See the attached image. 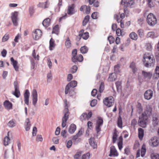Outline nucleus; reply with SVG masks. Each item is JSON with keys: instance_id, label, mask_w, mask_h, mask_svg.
Returning a JSON list of instances; mask_svg holds the SVG:
<instances>
[{"instance_id": "f257e3e1", "label": "nucleus", "mask_w": 159, "mask_h": 159, "mask_svg": "<svg viewBox=\"0 0 159 159\" xmlns=\"http://www.w3.org/2000/svg\"><path fill=\"white\" fill-rule=\"evenodd\" d=\"M143 61L144 66L147 67L151 66L155 62L153 55L149 53H145L143 55Z\"/></svg>"}, {"instance_id": "f03ea898", "label": "nucleus", "mask_w": 159, "mask_h": 159, "mask_svg": "<svg viewBox=\"0 0 159 159\" xmlns=\"http://www.w3.org/2000/svg\"><path fill=\"white\" fill-rule=\"evenodd\" d=\"M64 102L65 104V109L64 111L65 113L62 118V127L63 128L65 127L66 125V121L69 118V113L68 112V107L69 105V102L67 103L66 99H64Z\"/></svg>"}, {"instance_id": "7ed1b4c3", "label": "nucleus", "mask_w": 159, "mask_h": 159, "mask_svg": "<svg viewBox=\"0 0 159 159\" xmlns=\"http://www.w3.org/2000/svg\"><path fill=\"white\" fill-rule=\"evenodd\" d=\"M148 117L147 115L142 114L139 116L138 120L139 125L143 128L146 127Z\"/></svg>"}, {"instance_id": "20e7f679", "label": "nucleus", "mask_w": 159, "mask_h": 159, "mask_svg": "<svg viewBox=\"0 0 159 159\" xmlns=\"http://www.w3.org/2000/svg\"><path fill=\"white\" fill-rule=\"evenodd\" d=\"M147 21L148 24L151 26L155 25L157 22L156 16L152 13L148 14L147 16Z\"/></svg>"}, {"instance_id": "39448f33", "label": "nucleus", "mask_w": 159, "mask_h": 159, "mask_svg": "<svg viewBox=\"0 0 159 159\" xmlns=\"http://www.w3.org/2000/svg\"><path fill=\"white\" fill-rule=\"evenodd\" d=\"M103 102L105 106L108 107H110L112 106L114 103V98L112 96L106 97L104 99Z\"/></svg>"}, {"instance_id": "423d86ee", "label": "nucleus", "mask_w": 159, "mask_h": 159, "mask_svg": "<svg viewBox=\"0 0 159 159\" xmlns=\"http://www.w3.org/2000/svg\"><path fill=\"white\" fill-rule=\"evenodd\" d=\"M14 86L15 88V91L12 92V93L17 98H19L20 93L19 90V85L17 81H15L14 82Z\"/></svg>"}, {"instance_id": "0eeeda50", "label": "nucleus", "mask_w": 159, "mask_h": 159, "mask_svg": "<svg viewBox=\"0 0 159 159\" xmlns=\"http://www.w3.org/2000/svg\"><path fill=\"white\" fill-rule=\"evenodd\" d=\"M42 34V31L40 30L36 29L33 32V38L35 40H38L41 37Z\"/></svg>"}, {"instance_id": "6e6552de", "label": "nucleus", "mask_w": 159, "mask_h": 159, "mask_svg": "<svg viewBox=\"0 0 159 159\" xmlns=\"http://www.w3.org/2000/svg\"><path fill=\"white\" fill-rule=\"evenodd\" d=\"M149 143L152 147L157 146L159 144L158 138L156 137L152 138L149 140Z\"/></svg>"}, {"instance_id": "1a4fd4ad", "label": "nucleus", "mask_w": 159, "mask_h": 159, "mask_svg": "<svg viewBox=\"0 0 159 159\" xmlns=\"http://www.w3.org/2000/svg\"><path fill=\"white\" fill-rule=\"evenodd\" d=\"M18 12L17 11H15L11 13V19L14 25H18Z\"/></svg>"}, {"instance_id": "9d476101", "label": "nucleus", "mask_w": 159, "mask_h": 159, "mask_svg": "<svg viewBox=\"0 0 159 159\" xmlns=\"http://www.w3.org/2000/svg\"><path fill=\"white\" fill-rule=\"evenodd\" d=\"M153 95V91L151 89H148L145 92L144 94V96L145 99L150 100L152 98Z\"/></svg>"}, {"instance_id": "9b49d317", "label": "nucleus", "mask_w": 159, "mask_h": 159, "mask_svg": "<svg viewBox=\"0 0 159 159\" xmlns=\"http://www.w3.org/2000/svg\"><path fill=\"white\" fill-rule=\"evenodd\" d=\"M12 137L11 133L10 132H8L7 136H6L4 139L3 144L5 146H7L10 143V138Z\"/></svg>"}, {"instance_id": "f8f14e48", "label": "nucleus", "mask_w": 159, "mask_h": 159, "mask_svg": "<svg viewBox=\"0 0 159 159\" xmlns=\"http://www.w3.org/2000/svg\"><path fill=\"white\" fill-rule=\"evenodd\" d=\"M152 109L150 105H147L144 112L142 114L144 115H147L148 117L152 115Z\"/></svg>"}, {"instance_id": "ddd939ff", "label": "nucleus", "mask_w": 159, "mask_h": 159, "mask_svg": "<svg viewBox=\"0 0 159 159\" xmlns=\"http://www.w3.org/2000/svg\"><path fill=\"white\" fill-rule=\"evenodd\" d=\"M33 104L35 105L38 101V94L36 89H33L32 93Z\"/></svg>"}, {"instance_id": "4468645a", "label": "nucleus", "mask_w": 159, "mask_h": 159, "mask_svg": "<svg viewBox=\"0 0 159 159\" xmlns=\"http://www.w3.org/2000/svg\"><path fill=\"white\" fill-rule=\"evenodd\" d=\"M79 36L83 39L85 40L87 39L89 37V33L88 32H84V30H81L79 33Z\"/></svg>"}, {"instance_id": "2eb2a0df", "label": "nucleus", "mask_w": 159, "mask_h": 159, "mask_svg": "<svg viewBox=\"0 0 159 159\" xmlns=\"http://www.w3.org/2000/svg\"><path fill=\"white\" fill-rule=\"evenodd\" d=\"M30 93L28 89H26L24 94V101L25 104L27 105L29 104V100Z\"/></svg>"}, {"instance_id": "dca6fc26", "label": "nucleus", "mask_w": 159, "mask_h": 159, "mask_svg": "<svg viewBox=\"0 0 159 159\" xmlns=\"http://www.w3.org/2000/svg\"><path fill=\"white\" fill-rule=\"evenodd\" d=\"M11 63L13 65L14 68L16 71H19V66H18V62L16 60H15L13 57H11L10 58Z\"/></svg>"}, {"instance_id": "f3484780", "label": "nucleus", "mask_w": 159, "mask_h": 159, "mask_svg": "<svg viewBox=\"0 0 159 159\" xmlns=\"http://www.w3.org/2000/svg\"><path fill=\"white\" fill-rule=\"evenodd\" d=\"M118 155V153L114 146H112L110 148V154L109 156H117Z\"/></svg>"}, {"instance_id": "a211bd4d", "label": "nucleus", "mask_w": 159, "mask_h": 159, "mask_svg": "<svg viewBox=\"0 0 159 159\" xmlns=\"http://www.w3.org/2000/svg\"><path fill=\"white\" fill-rule=\"evenodd\" d=\"M75 5L72 4L69 5L68 7L67 13L70 15H71L75 13V11L74 10Z\"/></svg>"}, {"instance_id": "6ab92c4d", "label": "nucleus", "mask_w": 159, "mask_h": 159, "mask_svg": "<svg viewBox=\"0 0 159 159\" xmlns=\"http://www.w3.org/2000/svg\"><path fill=\"white\" fill-rule=\"evenodd\" d=\"M3 104L5 108L8 110L12 109V104L8 100H5Z\"/></svg>"}, {"instance_id": "aec40b11", "label": "nucleus", "mask_w": 159, "mask_h": 159, "mask_svg": "<svg viewBox=\"0 0 159 159\" xmlns=\"http://www.w3.org/2000/svg\"><path fill=\"white\" fill-rule=\"evenodd\" d=\"M80 10L81 11H85L87 14H89L90 13V7L89 6H87L85 5L82 6L80 8Z\"/></svg>"}, {"instance_id": "412c9836", "label": "nucleus", "mask_w": 159, "mask_h": 159, "mask_svg": "<svg viewBox=\"0 0 159 159\" xmlns=\"http://www.w3.org/2000/svg\"><path fill=\"white\" fill-rule=\"evenodd\" d=\"M138 137L140 140H143L144 135V130L141 128H139L138 129Z\"/></svg>"}, {"instance_id": "4be33fe9", "label": "nucleus", "mask_w": 159, "mask_h": 159, "mask_svg": "<svg viewBox=\"0 0 159 159\" xmlns=\"http://www.w3.org/2000/svg\"><path fill=\"white\" fill-rule=\"evenodd\" d=\"M114 18L116 20L118 23H120V27L121 28H123L124 27V22L122 20H121L119 18V15H115L114 16Z\"/></svg>"}, {"instance_id": "5701e85b", "label": "nucleus", "mask_w": 159, "mask_h": 159, "mask_svg": "<svg viewBox=\"0 0 159 159\" xmlns=\"http://www.w3.org/2000/svg\"><path fill=\"white\" fill-rule=\"evenodd\" d=\"M89 143L90 145L93 148H96L97 147V145L95 141V139L93 137L91 138L89 140Z\"/></svg>"}, {"instance_id": "b1692460", "label": "nucleus", "mask_w": 159, "mask_h": 159, "mask_svg": "<svg viewBox=\"0 0 159 159\" xmlns=\"http://www.w3.org/2000/svg\"><path fill=\"white\" fill-rule=\"evenodd\" d=\"M76 125L73 124H72L69 127L68 132L70 134H73L76 130Z\"/></svg>"}, {"instance_id": "393cba45", "label": "nucleus", "mask_w": 159, "mask_h": 159, "mask_svg": "<svg viewBox=\"0 0 159 159\" xmlns=\"http://www.w3.org/2000/svg\"><path fill=\"white\" fill-rule=\"evenodd\" d=\"M42 24L45 28L48 27L50 24V19L48 18L45 19L43 21Z\"/></svg>"}, {"instance_id": "a878e982", "label": "nucleus", "mask_w": 159, "mask_h": 159, "mask_svg": "<svg viewBox=\"0 0 159 159\" xmlns=\"http://www.w3.org/2000/svg\"><path fill=\"white\" fill-rule=\"evenodd\" d=\"M142 75L144 78L147 79H150L152 76V74L149 72H147L145 71H142Z\"/></svg>"}, {"instance_id": "bb28decb", "label": "nucleus", "mask_w": 159, "mask_h": 159, "mask_svg": "<svg viewBox=\"0 0 159 159\" xmlns=\"http://www.w3.org/2000/svg\"><path fill=\"white\" fill-rule=\"evenodd\" d=\"M129 67L132 69V72L134 73H135L136 72L137 69L135 62H132L130 65Z\"/></svg>"}, {"instance_id": "cd10ccee", "label": "nucleus", "mask_w": 159, "mask_h": 159, "mask_svg": "<svg viewBox=\"0 0 159 159\" xmlns=\"http://www.w3.org/2000/svg\"><path fill=\"white\" fill-rule=\"evenodd\" d=\"M129 37L132 40H136L138 38L137 34L134 32H132L129 34Z\"/></svg>"}, {"instance_id": "c85d7f7f", "label": "nucleus", "mask_w": 159, "mask_h": 159, "mask_svg": "<svg viewBox=\"0 0 159 159\" xmlns=\"http://www.w3.org/2000/svg\"><path fill=\"white\" fill-rule=\"evenodd\" d=\"M118 145L119 149L121 150L122 148L123 145V138L122 136H120L118 138Z\"/></svg>"}, {"instance_id": "c756f323", "label": "nucleus", "mask_w": 159, "mask_h": 159, "mask_svg": "<svg viewBox=\"0 0 159 159\" xmlns=\"http://www.w3.org/2000/svg\"><path fill=\"white\" fill-rule=\"evenodd\" d=\"M116 78V75L115 73H112L110 74L108 79L110 81H114Z\"/></svg>"}, {"instance_id": "7c9ffc66", "label": "nucleus", "mask_w": 159, "mask_h": 159, "mask_svg": "<svg viewBox=\"0 0 159 159\" xmlns=\"http://www.w3.org/2000/svg\"><path fill=\"white\" fill-rule=\"evenodd\" d=\"M77 54V50L76 49H74L72 52V60L74 62H75L76 61V57Z\"/></svg>"}, {"instance_id": "2f4dec72", "label": "nucleus", "mask_w": 159, "mask_h": 159, "mask_svg": "<svg viewBox=\"0 0 159 159\" xmlns=\"http://www.w3.org/2000/svg\"><path fill=\"white\" fill-rule=\"evenodd\" d=\"M55 44L54 41L52 38L50 39L49 42V49L50 50H53V48L55 47Z\"/></svg>"}, {"instance_id": "473e14b6", "label": "nucleus", "mask_w": 159, "mask_h": 159, "mask_svg": "<svg viewBox=\"0 0 159 159\" xmlns=\"http://www.w3.org/2000/svg\"><path fill=\"white\" fill-rule=\"evenodd\" d=\"M48 2V0H47L45 3L40 2L38 5V6L39 7L43 8H48V7L47 6Z\"/></svg>"}, {"instance_id": "72a5a7b5", "label": "nucleus", "mask_w": 159, "mask_h": 159, "mask_svg": "<svg viewBox=\"0 0 159 159\" xmlns=\"http://www.w3.org/2000/svg\"><path fill=\"white\" fill-rule=\"evenodd\" d=\"M59 33V25H56L53 28L52 33L58 34Z\"/></svg>"}, {"instance_id": "f704fd0d", "label": "nucleus", "mask_w": 159, "mask_h": 159, "mask_svg": "<svg viewBox=\"0 0 159 159\" xmlns=\"http://www.w3.org/2000/svg\"><path fill=\"white\" fill-rule=\"evenodd\" d=\"M26 124L25 125V130L26 131H29L30 128L31 124H30V121L29 118H27L26 120Z\"/></svg>"}, {"instance_id": "c9c22d12", "label": "nucleus", "mask_w": 159, "mask_h": 159, "mask_svg": "<svg viewBox=\"0 0 159 159\" xmlns=\"http://www.w3.org/2000/svg\"><path fill=\"white\" fill-rule=\"evenodd\" d=\"M103 120L101 117H98V120H97L96 125L102 126L103 124Z\"/></svg>"}, {"instance_id": "e433bc0d", "label": "nucleus", "mask_w": 159, "mask_h": 159, "mask_svg": "<svg viewBox=\"0 0 159 159\" xmlns=\"http://www.w3.org/2000/svg\"><path fill=\"white\" fill-rule=\"evenodd\" d=\"M117 125L119 127L122 128V121L121 117L119 116L117 120Z\"/></svg>"}, {"instance_id": "4c0bfd02", "label": "nucleus", "mask_w": 159, "mask_h": 159, "mask_svg": "<svg viewBox=\"0 0 159 159\" xmlns=\"http://www.w3.org/2000/svg\"><path fill=\"white\" fill-rule=\"evenodd\" d=\"M71 88V87L70 86V84H68L67 85L65 89V93L66 94H67L68 93L70 94V93L71 92L70 89Z\"/></svg>"}, {"instance_id": "58836bf2", "label": "nucleus", "mask_w": 159, "mask_h": 159, "mask_svg": "<svg viewBox=\"0 0 159 159\" xmlns=\"http://www.w3.org/2000/svg\"><path fill=\"white\" fill-rule=\"evenodd\" d=\"M89 19V16L87 15L85 16L83 21V25L84 26H85L88 21Z\"/></svg>"}, {"instance_id": "ea45409f", "label": "nucleus", "mask_w": 159, "mask_h": 159, "mask_svg": "<svg viewBox=\"0 0 159 159\" xmlns=\"http://www.w3.org/2000/svg\"><path fill=\"white\" fill-rule=\"evenodd\" d=\"M82 134V130H80L78 133L73 136V139L74 140H76Z\"/></svg>"}, {"instance_id": "a19ab883", "label": "nucleus", "mask_w": 159, "mask_h": 159, "mask_svg": "<svg viewBox=\"0 0 159 159\" xmlns=\"http://www.w3.org/2000/svg\"><path fill=\"white\" fill-rule=\"evenodd\" d=\"M117 136L118 135L117 134V131H115L114 132L112 136V143H115L116 140Z\"/></svg>"}, {"instance_id": "79ce46f5", "label": "nucleus", "mask_w": 159, "mask_h": 159, "mask_svg": "<svg viewBox=\"0 0 159 159\" xmlns=\"http://www.w3.org/2000/svg\"><path fill=\"white\" fill-rule=\"evenodd\" d=\"M65 45L67 48H70L71 46V43L69 38L68 37L65 42Z\"/></svg>"}, {"instance_id": "37998d69", "label": "nucleus", "mask_w": 159, "mask_h": 159, "mask_svg": "<svg viewBox=\"0 0 159 159\" xmlns=\"http://www.w3.org/2000/svg\"><path fill=\"white\" fill-rule=\"evenodd\" d=\"M80 51L82 53H85L88 51V48L86 46H84L81 48Z\"/></svg>"}, {"instance_id": "c03bdc74", "label": "nucleus", "mask_w": 159, "mask_h": 159, "mask_svg": "<svg viewBox=\"0 0 159 159\" xmlns=\"http://www.w3.org/2000/svg\"><path fill=\"white\" fill-rule=\"evenodd\" d=\"M151 159H159V155L155 153H153L151 155Z\"/></svg>"}, {"instance_id": "a18cd8bd", "label": "nucleus", "mask_w": 159, "mask_h": 159, "mask_svg": "<svg viewBox=\"0 0 159 159\" xmlns=\"http://www.w3.org/2000/svg\"><path fill=\"white\" fill-rule=\"evenodd\" d=\"M152 1H149L146 2L148 7L150 8L153 7L155 6V4L152 2Z\"/></svg>"}, {"instance_id": "49530a36", "label": "nucleus", "mask_w": 159, "mask_h": 159, "mask_svg": "<svg viewBox=\"0 0 159 159\" xmlns=\"http://www.w3.org/2000/svg\"><path fill=\"white\" fill-rule=\"evenodd\" d=\"M9 34L8 33H6L3 36L2 39V42H5L9 39Z\"/></svg>"}, {"instance_id": "de8ad7c7", "label": "nucleus", "mask_w": 159, "mask_h": 159, "mask_svg": "<svg viewBox=\"0 0 159 159\" xmlns=\"http://www.w3.org/2000/svg\"><path fill=\"white\" fill-rule=\"evenodd\" d=\"M83 60V56L81 54L77 56L76 57V61L75 62L77 61L79 62H81Z\"/></svg>"}, {"instance_id": "09e8293b", "label": "nucleus", "mask_w": 159, "mask_h": 159, "mask_svg": "<svg viewBox=\"0 0 159 159\" xmlns=\"http://www.w3.org/2000/svg\"><path fill=\"white\" fill-rule=\"evenodd\" d=\"M77 83L76 81L74 80L71 81V82L69 83L68 84H70V85L71 88H73L77 86Z\"/></svg>"}, {"instance_id": "8fccbe9b", "label": "nucleus", "mask_w": 159, "mask_h": 159, "mask_svg": "<svg viewBox=\"0 0 159 159\" xmlns=\"http://www.w3.org/2000/svg\"><path fill=\"white\" fill-rule=\"evenodd\" d=\"M104 89V85L103 82L101 83L99 88V93H101L102 92Z\"/></svg>"}, {"instance_id": "3c124183", "label": "nucleus", "mask_w": 159, "mask_h": 159, "mask_svg": "<svg viewBox=\"0 0 159 159\" xmlns=\"http://www.w3.org/2000/svg\"><path fill=\"white\" fill-rule=\"evenodd\" d=\"M146 152V149L145 148V147L144 146H143L142 147L141 151V157H143L145 155Z\"/></svg>"}, {"instance_id": "603ef678", "label": "nucleus", "mask_w": 159, "mask_h": 159, "mask_svg": "<svg viewBox=\"0 0 159 159\" xmlns=\"http://www.w3.org/2000/svg\"><path fill=\"white\" fill-rule=\"evenodd\" d=\"M134 3V0H130L129 1L126 3L127 7H131L132 5H133Z\"/></svg>"}, {"instance_id": "864d4df0", "label": "nucleus", "mask_w": 159, "mask_h": 159, "mask_svg": "<svg viewBox=\"0 0 159 159\" xmlns=\"http://www.w3.org/2000/svg\"><path fill=\"white\" fill-rule=\"evenodd\" d=\"M108 40L109 42V43L110 44H111L113 43L115 41V39L111 35L109 36L108 37Z\"/></svg>"}, {"instance_id": "5fc2aeb1", "label": "nucleus", "mask_w": 159, "mask_h": 159, "mask_svg": "<svg viewBox=\"0 0 159 159\" xmlns=\"http://www.w3.org/2000/svg\"><path fill=\"white\" fill-rule=\"evenodd\" d=\"M123 30H121L120 29L118 28L116 30V34L118 36H120L122 35L123 33Z\"/></svg>"}, {"instance_id": "6e6d98bb", "label": "nucleus", "mask_w": 159, "mask_h": 159, "mask_svg": "<svg viewBox=\"0 0 159 159\" xmlns=\"http://www.w3.org/2000/svg\"><path fill=\"white\" fill-rule=\"evenodd\" d=\"M8 125L10 127H13L15 126V123L13 120H11L8 123Z\"/></svg>"}, {"instance_id": "4d7b16f0", "label": "nucleus", "mask_w": 159, "mask_h": 159, "mask_svg": "<svg viewBox=\"0 0 159 159\" xmlns=\"http://www.w3.org/2000/svg\"><path fill=\"white\" fill-rule=\"evenodd\" d=\"M116 86L117 90L120 89L121 88V83L120 81H118L115 83Z\"/></svg>"}, {"instance_id": "13d9d810", "label": "nucleus", "mask_w": 159, "mask_h": 159, "mask_svg": "<svg viewBox=\"0 0 159 159\" xmlns=\"http://www.w3.org/2000/svg\"><path fill=\"white\" fill-rule=\"evenodd\" d=\"M137 111L139 113H141L143 111V108L140 103L138 104L137 107Z\"/></svg>"}, {"instance_id": "bf43d9fd", "label": "nucleus", "mask_w": 159, "mask_h": 159, "mask_svg": "<svg viewBox=\"0 0 159 159\" xmlns=\"http://www.w3.org/2000/svg\"><path fill=\"white\" fill-rule=\"evenodd\" d=\"M120 67L119 64L115 66L114 67V70L115 72L117 73L120 72Z\"/></svg>"}, {"instance_id": "052dcab7", "label": "nucleus", "mask_w": 159, "mask_h": 159, "mask_svg": "<svg viewBox=\"0 0 159 159\" xmlns=\"http://www.w3.org/2000/svg\"><path fill=\"white\" fill-rule=\"evenodd\" d=\"M82 152L80 151L77 152L74 156V158L75 159H78L81 156Z\"/></svg>"}, {"instance_id": "680f3d73", "label": "nucleus", "mask_w": 159, "mask_h": 159, "mask_svg": "<svg viewBox=\"0 0 159 159\" xmlns=\"http://www.w3.org/2000/svg\"><path fill=\"white\" fill-rule=\"evenodd\" d=\"M77 69V66L76 65H74L72 67L71 69L70 72L72 73H74L76 71Z\"/></svg>"}, {"instance_id": "e2e57ef3", "label": "nucleus", "mask_w": 159, "mask_h": 159, "mask_svg": "<svg viewBox=\"0 0 159 159\" xmlns=\"http://www.w3.org/2000/svg\"><path fill=\"white\" fill-rule=\"evenodd\" d=\"M98 13L95 12L93 13L91 15L92 18L94 19H96L98 18Z\"/></svg>"}, {"instance_id": "0e129e2a", "label": "nucleus", "mask_w": 159, "mask_h": 159, "mask_svg": "<svg viewBox=\"0 0 159 159\" xmlns=\"http://www.w3.org/2000/svg\"><path fill=\"white\" fill-rule=\"evenodd\" d=\"M97 100L94 99L91 101L90 102V106L92 107H95L97 104Z\"/></svg>"}, {"instance_id": "69168bd1", "label": "nucleus", "mask_w": 159, "mask_h": 159, "mask_svg": "<svg viewBox=\"0 0 159 159\" xmlns=\"http://www.w3.org/2000/svg\"><path fill=\"white\" fill-rule=\"evenodd\" d=\"M138 33L140 37L143 35V31L142 29H140L138 30Z\"/></svg>"}, {"instance_id": "338daca9", "label": "nucleus", "mask_w": 159, "mask_h": 159, "mask_svg": "<svg viewBox=\"0 0 159 159\" xmlns=\"http://www.w3.org/2000/svg\"><path fill=\"white\" fill-rule=\"evenodd\" d=\"M72 142L71 140H69L67 142L66 144V146L67 148H70L72 146Z\"/></svg>"}, {"instance_id": "774afa93", "label": "nucleus", "mask_w": 159, "mask_h": 159, "mask_svg": "<svg viewBox=\"0 0 159 159\" xmlns=\"http://www.w3.org/2000/svg\"><path fill=\"white\" fill-rule=\"evenodd\" d=\"M90 155V153L89 152L87 153L86 154H84L82 156V159H89V158Z\"/></svg>"}]
</instances>
